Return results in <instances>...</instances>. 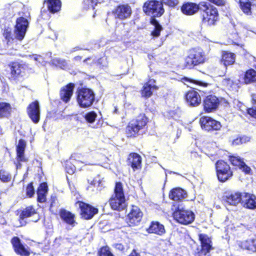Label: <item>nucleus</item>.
Listing matches in <instances>:
<instances>
[{"label":"nucleus","instance_id":"nucleus-36","mask_svg":"<svg viewBox=\"0 0 256 256\" xmlns=\"http://www.w3.org/2000/svg\"><path fill=\"white\" fill-rule=\"evenodd\" d=\"M199 240L201 243V250L210 252L212 248V241L210 238L205 234H200Z\"/></svg>","mask_w":256,"mask_h":256},{"label":"nucleus","instance_id":"nucleus-12","mask_svg":"<svg viewBox=\"0 0 256 256\" xmlns=\"http://www.w3.org/2000/svg\"><path fill=\"white\" fill-rule=\"evenodd\" d=\"M200 122L202 129L206 130H219L222 126L220 123L208 116H203L200 118Z\"/></svg>","mask_w":256,"mask_h":256},{"label":"nucleus","instance_id":"nucleus-43","mask_svg":"<svg viewBox=\"0 0 256 256\" xmlns=\"http://www.w3.org/2000/svg\"><path fill=\"white\" fill-rule=\"evenodd\" d=\"M250 138L246 136H236L232 141L233 146H238L250 142Z\"/></svg>","mask_w":256,"mask_h":256},{"label":"nucleus","instance_id":"nucleus-54","mask_svg":"<svg viewBox=\"0 0 256 256\" xmlns=\"http://www.w3.org/2000/svg\"><path fill=\"white\" fill-rule=\"evenodd\" d=\"M209 252H206V250L200 249L196 254V256H208Z\"/></svg>","mask_w":256,"mask_h":256},{"label":"nucleus","instance_id":"nucleus-62","mask_svg":"<svg viewBox=\"0 0 256 256\" xmlns=\"http://www.w3.org/2000/svg\"><path fill=\"white\" fill-rule=\"evenodd\" d=\"M114 112H115L116 113V112H117V109H116V108H115Z\"/></svg>","mask_w":256,"mask_h":256},{"label":"nucleus","instance_id":"nucleus-44","mask_svg":"<svg viewBox=\"0 0 256 256\" xmlns=\"http://www.w3.org/2000/svg\"><path fill=\"white\" fill-rule=\"evenodd\" d=\"M51 63L52 64L59 66L63 69L65 68L67 66V63L66 60L59 58H54L52 59L51 60Z\"/></svg>","mask_w":256,"mask_h":256},{"label":"nucleus","instance_id":"nucleus-13","mask_svg":"<svg viewBox=\"0 0 256 256\" xmlns=\"http://www.w3.org/2000/svg\"><path fill=\"white\" fill-rule=\"evenodd\" d=\"M80 209V214L84 219H90L94 216L98 212L96 208L84 203L82 202H78L76 203Z\"/></svg>","mask_w":256,"mask_h":256},{"label":"nucleus","instance_id":"nucleus-41","mask_svg":"<svg viewBox=\"0 0 256 256\" xmlns=\"http://www.w3.org/2000/svg\"><path fill=\"white\" fill-rule=\"evenodd\" d=\"M11 110L10 105L7 102H0V118L7 116Z\"/></svg>","mask_w":256,"mask_h":256},{"label":"nucleus","instance_id":"nucleus-64","mask_svg":"<svg viewBox=\"0 0 256 256\" xmlns=\"http://www.w3.org/2000/svg\"><path fill=\"white\" fill-rule=\"evenodd\" d=\"M210 154V155H212H212H214V154L210 153V154Z\"/></svg>","mask_w":256,"mask_h":256},{"label":"nucleus","instance_id":"nucleus-11","mask_svg":"<svg viewBox=\"0 0 256 256\" xmlns=\"http://www.w3.org/2000/svg\"><path fill=\"white\" fill-rule=\"evenodd\" d=\"M142 212L140 209L135 206H132L127 217V222L130 226L137 225L140 222Z\"/></svg>","mask_w":256,"mask_h":256},{"label":"nucleus","instance_id":"nucleus-4","mask_svg":"<svg viewBox=\"0 0 256 256\" xmlns=\"http://www.w3.org/2000/svg\"><path fill=\"white\" fill-rule=\"evenodd\" d=\"M95 100L94 91L88 88H82L76 92V100L82 108H88L92 106Z\"/></svg>","mask_w":256,"mask_h":256},{"label":"nucleus","instance_id":"nucleus-10","mask_svg":"<svg viewBox=\"0 0 256 256\" xmlns=\"http://www.w3.org/2000/svg\"><path fill=\"white\" fill-rule=\"evenodd\" d=\"M217 176L218 180L224 182L232 176L230 166L223 160H218L216 164Z\"/></svg>","mask_w":256,"mask_h":256},{"label":"nucleus","instance_id":"nucleus-25","mask_svg":"<svg viewBox=\"0 0 256 256\" xmlns=\"http://www.w3.org/2000/svg\"><path fill=\"white\" fill-rule=\"evenodd\" d=\"M236 59V56L234 53L223 51L222 54L220 64H222L226 68L227 66L232 64Z\"/></svg>","mask_w":256,"mask_h":256},{"label":"nucleus","instance_id":"nucleus-20","mask_svg":"<svg viewBox=\"0 0 256 256\" xmlns=\"http://www.w3.org/2000/svg\"><path fill=\"white\" fill-rule=\"evenodd\" d=\"M242 204L246 208L251 210L256 208V196L249 193H243Z\"/></svg>","mask_w":256,"mask_h":256},{"label":"nucleus","instance_id":"nucleus-35","mask_svg":"<svg viewBox=\"0 0 256 256\" xmlns=\"http://www.w3.org/2000/svg\"><path fill=\"white\" fill-rule=\"evenodd\" d=\"M240 6L243 12L247 14H250L252 13V9L254 6H256V1L252 2L248 0H240Z\"/></svg>","mask_w":256,"mask_h":256},{"label":"nucleus","instance_id":"nucleus-57","mask_svg":"<svg viewBox=\"0 0 256 256\" xmlns=\"http://www.w3.org/2000/svg\"><path fill=\"white\" fill-rule=\"evenodd\" d=\"M129 256H140L136 250H134Z\"/></svg>","mask_w":256,"mask_h":256},{"label":"nucleus","instance_id":"nucleus-22","mask_svg":"<svg viewBox=\"0 0 256 256\" xmlns=\"http://www.w3.org/2000/svg\"><path fill=\"white\" fill-rule=\"evenodd\" d=\"M155 83V80L151 79L144 84L142 92V96L149 98L152 95L154 90L158 89V87L156 85Z\"/></svg>","mask_w":256,"mask_h":256},{"label":"nucleus","instance_id":"nucleus-2","mask_svg":"<svg viewBox=\"0 0 256 256\" xmlns=\"http://www.w3.org/2000/svg\"><path fill=\"white\" fill-rule=\"evenodd\" d=\"M110 204L112 209L118 211L126 208V199L122 183L116 184L114 194L110 200Z\"/></svg>","mask_w":256,"mask_h":256},{"label":"nucleus","instance_id":"nucleus-9","mask_svg":"<svg viewBox=\"0 0 256 256\" xmlns=\"http://www.w3.org/2000/svg\"><path fill=\"white\" fill-rule=\"evenodd\" d=\"M108 158L99 152H93L88 156V159L82 162L84 165L100 166L107 168L108 166Z\"/></svg>","mask_w":256,"mask_h":256},{"label":"nucleus","instance_id":"nucleus-3","mask_svg":"<svg viewBox=\"0 0 256 256\" xmlns=\"http://www.w3.org/2000/svg\"><path fill=\"white\" fill-rule=\"evenodd\" d=\"M200 10L202 12V22L207 25H214L218 20V14L217 9L209 3L200 2Z\"/></svg>","mask_w":256,"mask_h":256},{"label":"nucleus","instance_id":"nucleus-46","mask_svg":"<svg viewBox=\"0 0 256 256\" xmlns=\"http://www.w3.org/2000/svg\"><path fill=\"white\" fill-rule=\"evenodd\" d=\"M29 56L32 58L34 60L38 61L39 63L41 64L42 65H45L46 63L48 62V59L47 58H43L42 56L40 55H33V56Z\"/></svg>","mask_w":256,"mask_h":256},{"label":"nucleus","instance_id":"nucleus-26","mask_svg":"<svg viewBox=\"0 0 256 256\" xmlns=\"http://www.w3.org/2000/svg\"><path fill=\"white\" fill-rule=\"evenodd\" d=\"M238 245L241 248L246 250L250 252H256V240L255 239L239 242Z\"/></svg>","mask_w":256,"mask_h":256},{"label":"nucleus","instance_id":"nucleus-51","mask_svg":"<svg viewBox=\"0 0 256 256\" xmlns=\"http://www.w3.org/2000/svg\"><path fill=\"white\" fill-rule=\"evenodd\" d=\"M162 3L172 7L174 6L178 2V0H162Z\"/></svg>","mask_w":256,"mask_h":256},{"label":"nucleus","instance_id":"nucleus-63","mask_svg":"<svg viewBox=\"0 0 256 256\" xmlns=\"http://www.w3.org/2000/svg\"><path fill=\"white\" fill-rule=\"evenodd\" d=\"M193 154H194V156H196L197 154L196 152H194Z\"/></svg>","mask_w":256,"mask_h":256},{"label":"nucleus","instance_id":"nucleus-14","mask_svg":"<svg viewBox=\"0 0 256 256\" xmlns=\"http://www.w3.org/2000/svg\"><path fill=\"white\" fill-rule=\"evenodd\" d=\"M28 115L32 120L35 124L38 123L40 118V108L38 101L32 102L27 108Z\"/></svg>","mask_w":256,"mask_h":256},{"label":"nucleus","instance_id":"nucleus-48","mask_svg":"<svg viewBox=\"0 0 256 256\" xmlns=\"http://www.w3.org/2000/svg\"><path fill=\"white\" fill-rule=\"evenodd\" d=\"M0 179L4 182H8L11 180V176L8 172L1 170H0Z\"/></svg>","mask_w":256,"mask_h":256},{"label":"nucleus","instance_id":"nucleus-55","mask_svg":"<svg viewBox=\"0 0 256 256\" xmlns=\"http://www.w3.org/2000/svg\"><path fill=\"white\" fill-rule=\"evenodd\" d=\"M248 112L252 116L256 118V109L254 108H248Z\"/></svg>","mask_w":256,"mask_h":256},{"label":"nucleus","instance_id":"nucleus-30","mask_svg":"<svg viewBox=\"0 0 256 256\" xmlns=\"http://www.w3.org/2000/svg\"><path fill=\"white\" fill-rule=\"evenodd\" d=\"M60 217L61 219L66 223L72 226H74L76 223L74 220V215L72 212L64 210H62L60 212Z\"/></svg>","mask_w":256,"mask_h":256},{"label":"nucleus","instance_id":"nucleus-33","mask_svg":"<svg viewBox=\"0 0 256 256\" xmlns=\"http://www.w3.org/2000/svg\"><path fill=\"white\" fill-rule=\"evenodd\" d=\"M44 4L52 13L58 12L61 8V2L60 0H47L44 1Z\"/></svg>","mask_w":256,"mask_h":256},{"label":"nucleus","instance_id":"nucleus-18","mask_svg":"<svg viewBox=\"0 0 256 256\" xmlns=\"http://www.w3.org/2000/svg\"><path fill=\"white\" fill-rule=\"evenodd\" d=\"M11 242L12 244L14 251L22 256H28L30 254L29 249L28 247L24 246L19 238L14 237L12 238Z\"/></svg>","mask_w":256,"mask_h":256},{"label":"nucleus","instance_id":"nucleus-19","mask_svg":"<svg viewBox=\"0 0 256 256\" xmlns=\"http://www.w3.org/2000/svg\"><path fill=\"white\" fill-rule=\"evenodd\" d=\"M243 193L240 192H232L226 194L224 200L228 204L232 206H236L239 203H242Z\"/></svg>","mask_w":256,"mask_h":256},{"label":"nucleus","instance_id":"nucleus-24","mask_svg":"<svg viewBox=\"0 0 256 256\" xmlns=\"http://www.w3.org/2000/svg\"><path fill=\"white\" fill-rule=\"evenodd\" d=\"M74 86V84L70 83L61 90L60 96L64 102H68L70 100L73 94Z\"/></svg>","mask_w":256,"mask_h":256},{"label":"nucleus","instance_id":"nucleus-50","mask_svg":"<svg viewBox=\"0 0 256 256\" xmlns=\"http://www.w3.org/2000/svg\"><path fill=\"white\" fill-rule=\"evenodd\" d=\"M100 256H114L110 252L108 247H103L101 248Z\"/></svg>","mask_w":256,"mask_h":256},{"label":"nucleus","instance_id":"nucleus-61","mask_svg":"<svg viewBox=\"0 0 256 256\" xmlns=\"http://www.w3.org/2000/svg\"><path fill=\"white\" fill-rule=\"evenodd\" d=\"M90 60V58H88L84 60V62H86L88 60Z\"/></svg>","mask_w":256,"mask_h":256},{"label":"nucleus","instance_id":"nucleus-42","mask_svg":"<svg viewBox=\"0 0 256 256\" xmlns=\"http://www.w3.org/2000/svg\"><path fill=\"white\" fill-rule=\"evenodd\" d=\"M150 23L154 26V30L152 32V35L155 37H158L160 35L162 26L159 24L158 22L154 18H152Z\"/></svg>","mask_w":256,"mask_h":256},{"label":"nucleus","instance_id":"nucleus-38","mask_svg":"<svg viewBox=\"0 0 256 256\" xmlns=\"http://www.w3.org/2000/svg\"><path fill=\"white\" fill-rule=\"evenodd\" d=\"M244 80L245 84L256 82V72L252 69L247 70L244 74Z\"/></svg>","mask_w":256,"mask_h":256},{"label":"nucleus","instance_id":"nucleus-45","mask_svg":"<svg viewBox=\"0 0 256 256\" xmlns=\"http://www.w3.org/2000/svg\"><path fill=\"white\" fill-rule=\"evenodd\" d=\"M96 116L97 114L94 112L92 111L86 114L85 118L88 122L92 123L94 122Z\"/></svg>","mask_w":256,"mask_h":256},{"label":"nucleus","instance_id":"nucleus-49","mask_svg":"<svg viewBox=\"0 0 256 256\" xmlns=\"http://www.w3.org/2000/svg\"><path fill=\"white\" fill-rule=\"evenodd\" d=\"M26 194L28 197H32L34 194V190L32 183L29 184L26 189Z\"/></svg>","mask_w":256,"mask_h":256},{"label":"nucleus","instance_id":"nucleus-16","mask_svg":"<svg viewBox=\"0 0 256 256\" xmlns=\"http://www.w3.org/2000/svg\"><path fill=\"white\" fill-rule=\"evenodd\" d=\"M26 146V142L23 140H20L16 146V168H20L21 166V162H27L28 161L24 154V150Z\"/></svg>","mask_w":256,"mask_h":256},{"label":"nucleus","instance_id":"nucleus-47","mask_svg":"<svg viewBox=\"0 0 256 256\" xmlns=\"http://www.w3.org/2000/svg\"><path fill=\"white\" fill-rule=\"evenodd\" d=\"M99 2L98 0H84V4L86 8L92 9L94 8V6Z\"/></svg>","mask_w":256,"mask_h":256},{"label":"nucleus","instance_id":"nucleus-56","mask_svg":"<svg viewBox=\"0 0 256 256\" xmlns=\"http://www.w3.org/2000/svg\"><path fill=\"white\" fill-rule=\"evenodd\" d=\"M252 102L255 108H256V94L252 95Z\"/></svg>","mask_w":256,"mask_h":256},{"label":"nucleus","instance_id":"nucleus-23","mask_svg":"<svg viewBox=\"0 0 256 256\" xmlns=\"http://www.w3.org/2000/svg\"><path fill=\"white\" fill-rule=\"evenodd\" d=\"M229 160L232 165L238 166L240 169H242L246 173H248L250 172V168L246 164L243 158H242L239 156H230Z\"/></svg>","mask_w":256,"mask_h":256},{"label":"nucleus","instance_id":"nucleus-17","mask_svg":"<svg viewBox=\"0 0 256 256\" xmlns=\"http://www.w3.org/2000/svg\"><path fill=\"white\" fill-rule=\"evenodd\" d=\"M218 104V99L214 95L207 96L204 101V109L208 112L216 110Z\"/></svg>","mask_w":256,"mask_h":256},{"label":"nucleus","instance_id":"nucleus-58","mask_svg":"<svg viewBox=\"0 0 256 256\" xmlns=\"http://www.w3.org/2000/svg\"><path fill=\"white\" fill-rule=\"evenodd\" d=\"M52 58V52H48L46 54L44 58H47L48 59V62L49 61V59Z\"/></svg>","mask_w":256,"mask_h":256},{"label":"nucleus","instance_id":"nucleus-60","mask_svg":"<svg viewBox=\"0 0 256 256\" xmlns=\"http://www.w3.org/2000/svg\"><path fill=\"white\" fill-rule=\"evenodd\" d=\"M10 54H12V55H18L20 54H18L17 52H16V50H15L14 52H11L10 53Z\"/></svg>","mask_w":256,"mask_h":256},{"label":"nucleus","instance_id":"nucleus-32","mask_svg":"<svg viewBox=\"0 0 256 256\" xmlns=\"http://www.w3.org/2000/svg\"><path fill=\"white\" fill-rule=\"evenodd\" d=\"M186 192L180 188H176L172 190L170 193V198L174 200H180L186 198Z\"/></svg>","mask_w":256,"mask_h":256},{"label":"nucleus","instance_id":"nucleus-59","mask_svg":"<svg viewBox=\"0 0 256 256\" xmlns=\"http://www.w3.org/2000/svg\"><path fill=\"white\" fill-rule=\"evenodd\" d=\"M74 59L76 60H80L82 59V56H76L74 57Z\"/></svg>","mask_w":256,"mask_h":256},{"label":"nucleus","instance_id":"nucleus-27","mask_svg":"<svg viewBox=\"0 0 256 256\" xmlns=\"http://www.w3.org/2000/svg\"><path fill=\"white\" fill-rule=\"evenodd\" d=\"M128 164L130 165L134 170L140 168L142 158L140 156L136 153H131L129 154L128 158Z\"/></svg>","mask_w":256,"mask_h":256},{"label":"nucleus","instance_id":"nucleus-5","mask_svg":"<svg viewBox=\"0 0 256 256\" xmlns=\"http://www.w3.org/2000/svg\"><path fill=\"white\" fill-rule=\"evenodd\" d=\"M174 209L173 216L178 222L184 224H188L194 221V214L190 210L184 209L182 205H174L172 210Z\"/></svg>","mask_w":256,"mask_h":256},{"label":"nucleus","instance_id":"nucleus-1","mask_svg":"<svg viewBox=\"0 0 256 256\" xmlns=\"http://www.w3.org/2000/svg\"><path fill=\"white\" fill-rule=\"evenodd\" d=\"M28 25V20L23 17H20L16 21L14 32L12 33L8 30H6L4 31V36L8 42H10V40L13 42H16L15 40H22L24 37Z\"/></svg>","mask_w":256,"mask_h":256},{"label":"nucleus","instance_id":"nucleus-6","mask_svg":"<svg viewBox=\"0 0 256 256\" xmlns=\"http://www.w3.org/2000/svg\"><path fill=\"white\" fill-rule=\"evenodd\" d=\"M147 123V118L144 114H140L136 119L132 120L126 128L128 137H135L144 128Z\"/></svg>","mask_w":256,"mask_h":256},{"label":"nucleus","instance_id":"nucleus-15","mask_svg":"<svg viewBox=\"0 0 256 256\" xmlns=\"http://www.w3.org/2000/svg\"><path fill=\"white\" fill-rule=\"evenodd\" d=\"M113 13L116 18L124 20L130 16L132 14V10L128 4H122L117 6Z\"/></svg>","mask_w":256,"mask_h":256},{"label":"nucleus","instance_id":"nucleus-8","mask_svg":"<svg viewBox=\"0 0 256 256\" xmlns=\"http://www.w3.org/2000/svg\"><path fill=\"white\" fill-rule=\"evenodd\" d=\"M205 61V56L203 50L200 48H194L190 51L189 55L186 58L185 65L188 68L194 66L202 64Z\"/></svg>","mask_w":256,"mask_h":256},{"label":"nucleus","instance_id":"nucleus-40","mask_svg":"<svg viewBox=\"0 0 256 256\" xmlns=\"http://www.w3.org/2000/svg\"><path fill=\"white\" fill-rule=\"evenodd\" d=\"M182 80H184V82H186V84L190 87H192L195 86H206L208 85V83L204 82L201 81L195 80L186 77H184L182 78Z\"/></svg>","mask_w":256,"mask_h":256},{"label":"nucleus","instance_id":"nucleus-28","mask_svg":"<svg viewBox=\"0 0 256 256\" xmlns=\"http://www.w3.org/2000/svg\"><path fill=\"white\" fill-rule=\"evenodd\" d=\"M147 231L148 233L155 234L160 236L164 234L166 232L164 226L157 221L152 222Z\"/></svg>","mask_w":256,"mask_h":256},{"label":"nucleus","instance_id":"nucleus-34","mask_svg":"<svg viewBox=\"0 0 256 256\" xmlns=\"http://www.w3.org/2000/svg\"><path fill=\"white\" fill-rule=\"evenodd\" d=\"M48 185L46 182L41 184L37 191L38 201L44 202L46 200V196L48 193Z\"/></svg>","mask_w":256,"mask_h":256},{"label":"nucleus","instance_id":"nucleus-53","mask_svg":"<svg viewBox=\"0 0 256 256\" xmlns=\"http://www.w3.org/2000/svg\"><path fill=\"white\" fill-rule=\"evenodd\" d=\"M90 184L94 186L96 185V186H98L100 185V176H98L96 177L94 179V180L91 182Z\"/></svg>","mask_w":256,"mask_h":256},{"label":"nucleus","instance_id":"nucleus-29","mask_svg":"<svg viewBox=\"0 0 256 256\" xmlns=\"http://www.w3.org/2000/svg\"><path fill=\"white\" fill-rule=\"evenodd\" d=\"M182 12L187 15H192L196 13L198 10H200V3L196 4L195 3L187 2L182 7Z\"/></svg>","mask_w":256,"mask_h":256},{"label":"nucleus","instance_id":"nucleus-52","mask_svg":"<svg viewBox=\"0 0 256 256\" xmlns=\"http://www.w3.org/2000/svg\"><path fill=\"white\" fill-rule=\"evenodd\" d=\"M222 83L224 86H225L228 88H230L232 85L233 82L230 78H224L222 80Z\"/></svg>","mask_w":256,"mask_h":256},{"label":"nucleus","instance_id":"nucleus-7","mask_svg":"<svg viewBox=\"0 0 256 256\" xmlns=\"http://www.w3.org/2000/svg\"><path fill=\"white\" fill-rule=\"evenodd\" d=\"M143 10L146 15L152 18L160 17L164 12L162 3L156 0L146 2L143 6Z\"/></svg>","mask_w":256,"mask_h":256},{"label":"nucleus","instance_id":"nucleus-31","mask_svg":"<svg viewBox=\"0 0 256 256\" xmlns=\"http://www.w3.org/2000/svg\"><path fill=\"white\" fill-rule=\"evenodd\" d=\"M76 156H72L70 161H67L66 164L65 168L66 172L70 174H72L76 170V165L82 162L76 160Z\"/></svg>","mask_w":256,"mask_h":256},{"label":"nucleus","instance_id":"nucleus-21","mask_svg":"<svg viewBox=\"0 0 256 256\" xmlns=\"http://www.w3.org/2000/svg\"><path fill=\"white\" fill-rule=\"evenodd\" d=\"M187 104L192 106H196L201 102V98L198 92L195 90L188 91L186 95Z\"/></svg>","mask_w":256,"mask_h":256},{"label":"nucleus","instance_id":"nucleus-39","mask_svg":"<svg viewBox=\"0 0 256 256\" xmlns=\"http://www.w3.org/2000/svg\"><path fill=\"white\" fill-rule=\"evenodd\" d=\"M36 214L35 209L32 206L26 207L22 210L20 216V220H23L24 218Z\"/></svg>","mask_w":256,"mask_h":256},{"label":"nucleus","instance_id":"nucleus-37","mask_svg":"<svg viewBox=\"0 0 256 256\" xmlns=\"http://www.w3.org/2000/svg\"><path fill=\"white\" fill-rule=\"evenodd\" d=\"M24 73L23 66L18 64H14L12 68L11 78L14 80H16L22 77Z\"/></svg>","mask_w":256,"mask_h":256}]
</instances>
